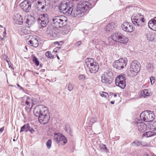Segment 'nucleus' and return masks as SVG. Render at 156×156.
Segmentation results:
<instances>
[{
	"mask_svg": "<svg viewBox=\"0 0 156 156\" xmlns=\"http://www.w3.org/2000/svg\"><path fill=\"white\" fill-rule=\"evenodd\" d=\"M96 61L91 58H87L85 60V63L88 67L92 65Z\"/></svg>",
	"mask_w": 156,
	"mask_h": 156,
	"instance_id": "obj_24",
	"label": "nucleus"
},
{
	"mask_svg": "<svg viewBox=\"0 0 156 156\" xmlns=\"http://www.w3.org/2000/svg\"><path fill=\"white\" fill-rule=\"evenodd\" d=\"M37 21L40 24L42 27H45L46 25L48 24V22H46L44 21H42L38 19Z\"/></svg>",
	"mask_w": 156,
	"mask_h": 156,
	"instance_id": "obj_36",
	"label": "nucleus"
},
{
	"mask_svg": "<svg viewBox=\"0 0 156 156\" xmlns=\"http://www.w3.org/2000/svg\"><path fill=\"white\" fill-rule=\"evenodd\" d=\"M38 5L37 9L40 12H45L48 8V6L46 4L45 0H39L38 1Z\"/></svg>",
	"mask_w": 156,
	"mask_h": 156,
	"instance_id": "obj_12",
	"label": "nucleus"
},
{
	"mask_svg": "<svg viewBox=\"0 0 156 156\" xmlns=\"http://www.w3.org/2000/svg\"><path fill=\"white\" fill-rule=\"evenodd\" d=\"M0 27L2 28L3 27L2 25H0Z\"/></svg>",
	"mask_w": 156,
	"mask_h": 156,
	"instance_id": "obj_64",
	"label": "nucleus"
},
{
	"mask_svg": "<svg viewBox=\"0 0 156 156\" xmlns=\"http://www.w3.org/2000/svg\"><path fill=\"white\" fill-rule=\"evenodd\" d=\"M4 59H5V60L7 62L8 65H9V67H12L11 65H12V64L11 63V62L10 61V60L9 58H8V56H6L5 57Z\"/></svg>",
	"mask_w": 156,
	"mask_h": 156,
	"instance_id": "obj_42",
	"label": "nucleus"
},
{
	"mask_svg": "<svg viewBox=\"0 0 156 156\" xmlns=\"http://www.w3.org/2000/svg\"><path fill=\"white\" fill-rule=\"evenodd\" d=\"M128 40L129 39L127 37L122 34V36H121L120 37L119 42L122 44H126L128 42Z\"/></svg>",
	"mask_w": 156,
	"mask_h": 156,
	"instance_id": "obj_28",
	"label": "nucleus"
},
{
	"mask_svg": "<svg viewBox=\"0 0 156 156\" xmlns=\"http://www.w3.org/2000/svg\"><path fill=\"white\" fill-rule=\"evenodd\" d=\"M146 35L147 38L149 41H156V34L147 31Z\"/></svg>",
	"mask_w": 156,
	"mask_h": 156,
	"instance_id": "obj_20",
	"label": "nucleus"
},
{
	"mask_svg": "<svg viewBox=\"0 0 156 156\" xmlns=\"http://www.w3.org/2000/svg\"><path fill=\"white\" fill-rule=\"evenodd\" d=\"M102 97H107V96H108V94L107 93L102 92L101 93H100Z\"/></svg>",
	"mask_w": 156,
	"mask_h": 156,
	"instance_id": "obj_48",
	"label": "nucleus"
},
{
	"mask_svg": "<svg viewBox=\"0 0 156 156\" xmlns=\"http://www.w3.org/2000/svg\"><path fill=\"white\" fill-rule=\"evenodd\" d=\"M52 141L51 140H49L46 143V145L47 148L48 149H50L51 147Z\"/></svg>",
	"mask_w": 156,
	"mask_h": 156,
	"instance_id": "obj_40",
	"label": "nucleus"
},
{
	"mask_svg": "<svg viewBox=\"0 0 156 156\" xmlns=\"http://www.w3.org/2000/svg\"><path fill=\"white\" fill-rule=\"evenodd\" d=\"M82 44L81 41H79L75 44V45L76 47H78Z\"/></svg>",
	"mask_w": 156,
	"mask_h": 156,
	"instance_id": "obj_51",
	"label": "nucleus"
},
{
	"mask_svg": "<svg viewBox=\"0 0 156 156\" xmlns=\"http://www.w3.org/2000/svg\"><path fill=\"white\" fill-rule=\"evenodd\" d=\"M85 77V76L83 75H80L79 76L78 78L80 80H83Z\"/></svg>",
	"mask_w": 156,
	"mask_h": 156,
	"instance_id": "obj_47",
	"label": "nucleus"
},
{
	"mask_svg": "<svg viewBox=\"0 0 156 156\" xmlns=\"http://www.w3.org/2000/svg\"><path fill=\"white\" fill-rule=\"evenodd\" d=\"M33 112L35 116L38 117V121L42 124H47L49 120V112L47 108L43 105L36 106L34 109Z\"/></svg>",
	"mask_w": 156,
	"mask_h": 156,
	"instance_id": "obj_1",
	"label": "nucleus"
},
{
	"mask_svg": "<svg viewBox=\"0 0 156 156\" xmlns=\"http://www.w3.org/2000/svg\"><path fill=\"white\" fill-rule=\"evenodd\" d=\"M31 2L27 0H25L21 3L20 6L22 9L26 12H29L31 9Z\"/></svg>",
	"mask_w": 156,
	"mask_h": 156,
	"instance_id": "obj_14",
	"label": "nucleus"
},
{
	"mask_svg": "<svg viewBox=\"0 0 156 156\" xmlns=\"http://www.w3.org/2000/svg\"><path fill=\"white\" fill-rule=\"evenodd\" d=\"M125 78L124 75H119L117 76L116 78L115 82L117 81L120 82L121 81H125Z\"/></svg>",
	"mask_w": 156,
	"mask_h": 156,
	"instance_id": "obj_30",
	"label": "nucleus"
},
{
	"mask_svg": "<svg viewBox=\"0 0 156 156\" xmlns=\"http://www.w3.org/2000/svg\"><path fill=\"white\" fill-rule=\"evenodd\" d=\"M17 86L19 87L21 89H23V88L21 87L18 84H17Z\"/></svg>",
	"mask_w": 156,
	"mask_h": 156,
	"instance_id": "obj_56",
	"label": "nucleus"
},
{
	"mask_svg": "<svg viewBox=\"0 0 156 156\" xmlns=\"http://www.w3.org/2000/svg\"><path fill=\"white\" fill-rule=\"evenodd\" d=\"M81 11L77 6L74 7L72 5V8L70 9L68 16L71 15L73 16L77 17H81L84 15V12Z\"/></svg>",
	"mask_w": 156,
	"mask_h": 156,
	"instance_id": "obj_9",
	"label": "nucleus"
},
{
	"mask_svg": "<svg viewBox=\"0 0 156 156\" xmlns=\"http://www.w3.org/2000/svg\"><path fill=\"white\" fill-rule=\"evenodd\" d=\"M14 23L15 24L21 25L23 23V19L21 15L19 14H16L15 15L14 18Z\"/></svg>",
	"mask_w": 156,
	"mask_h": 156,
	"instance_id": "obj_18",
	"label": "nucleus"
},
{
	"mask_svg": "<svg viewBox=\"0 0 156 156\" xmlns=\"http://www.w3.org/2000/svg\"><path fill=\"white\" fill-rule=\"evenodd\" d=\"M59 10L60 12L68 16L70 9L72 8V5H68L67 3L61 2L58 6Z\"/></svg>",
	"mask_w": 156,
	"mask_h": 156,
	"instance_id": "obj_5",
	"label": "nucleus"
},
{
	"mask_svg": "<svg viewBox=\"0 0 156 156\" xmlns=\"http://www.w3.org/2000/svg\"><path fill=\"white\" fill-rule=\"evenodd\" d=\"M137 126L139 131L142 133L145 131L147 129L146 125L142 122L137 123Z\"/></svg>",
	"mask_w": 156,
	"mask_h": 156,
	"instance_id": "obj_21",
	"label": "nucleus"
},
{
	"mask_svg": "<svg viewBox=\"0 0 156 156\" xmlns=\"http://www.w3.org/2000/svg\"><path fill=\"white\" fill-rule=\"evenodd\" d=\"M58 43H59V42H54L55 44H58L59 45V44H58Z\"/></svg>",
	"mask_w": 156,
	"mask_h": 156,
	"instance_id": "obj_59",
	"label": "nucleus"
},
{
	"mask_svg": "<svg viewBox=\"0 0 156 156\" xmlns=\"http://www.w3.org/2000/svg\"><path fill=\"white\" fill-rule=\"evenodd\" d=\"M57 58L58 59H60V58H59V57L58 56H57Z\"/></svg>",
	"mask_w": 156,
	"mask_h": 156,
	"instance_id": "obj_62",
	"label": "nucleus"
},
{
	"mask_svg": "<svg viewBox=\"0 0 156 156\" xmlns=\"http://www.w3.org/2000/svg\"><path fill=\"white\" fill-rule=\"evenodd\" d=\"M156 136V133L152 131H148L144 133L143 134V137H151L152 136Z\"/></svg>",
	"mask_w": 156,
	"mask_h": 156,
	"instance_id": "obj_26",
	"label": "nucleus"
},
{
	"mask_svg": "<svg viewBox=\"0 0 156 156\" xmlns=\"http://www.w3.org/2000/svg\"><path fill=\"white\" fill-rule=\"evenodd\" d=\"M154 77H152L151 78H150V81H151V84H153L154 83Z\"/></svg>",
	"mask_w": 156,
	"mask_h": 156,
	"instance_id": "obj_50",
	"label": "nucleus"
},
{
	"mask_svg": "<svg viewBox=\"0 0 156 156\" xmlns=\"http://www.w3.org/2000/svg\"><path fill=\"white\" fill-rule=\"evenodd\" d=\"M35 21V19L34 18L33 16H31V19L30 20L29 19H27L26 23L29 26V27H30L31 25L34 23Z\"/></svg>",
	"mask_w": 156,
	"mask_h": 156,
	"instance_id": "obj_32",
	"label": "nucleus"
},
{
	"mask_svg": "<svg viewBox=\"0 0 156 156\" xmlns=\"http://www.w3.org/2000/svg\"><path fill=\"white\" fill-rule=\"evenodd\" d=\"M114 28V23H108L106 26L105 29L107 32L112 31Z\"/></svg>",
	"mask_w": 156,
	"mask_h": 156,
	"instance_id": "obj_23",
	"label": "nucleus"
},
{
	"mask_svg": "<svg viewBox=\"0 0 156 156\" xmlns=\"http://www.w3.org/2000/svg\"><path fill=\"white\" fill-rule=\"evenodd\" d=\"M96 122V119L95 118H91L90 122V124L92 125L94 122Z\"/></svg>",
	"mask_w": 156,
	"mask_h": 156,
	"instance_id": "obj_46",
	"label": "nucleus"
},
{
	"mask_svg": "<svg viewBox=\"0 0 156 156\" xmlns=\"http://www.w3.org/2000/svg\"><path fill=\"white\" fill-rule=\"evenodd\" d=\"M112 80V78L106 73H105L102 76L101 81L103 83L109 85L111 83Z\"/></svg>",
	"mask_w": 156,
	"mask_h": 156,
	"instance_id": "obj_15",
	"label": "nucleus"
},
{
	"mask_svg": "<svg viewBox=\"0 0 156 156\" xmlns=\"http://www.w3.org/2000/svg\"><path fill=\"white\" fill-rule=\"evenodd\" d=\"M117 96V95L116 94H115L114 95V97H116Z\"/></svg>",
	"mask_w": 156,
	"mask_h": 156,
	"instance_id": "obj_63",
	"label": "nucleus"
},
{
	"mask_svg": "<svg viewBox=\"0 0 156 156\" xmlns=\"http://www.w3.org/2000/svg\"><path fill=\"white\" fill-rule=\"evenodd\" d=\"M121 36H122V34L118 32H115L112 35L111 37L112 39L114 41L119 42Z\"/></svg>",
	"mask_w": 156,
	"mask_h": 156,
	"instance_id": "obj_22",
	"label": "nucleus"
},
{
	"mask_svg": "<svg viewBox=\"0 0 156 156\" xmlns=\"http://www.w3.org/2000/svg\"><path fill=\"white\" fill-rule=\"evenodd\" d=\"M25 101L26 105L25 110L27 112L28 115L30 114V112L32 107L33 104H34L33 98H31L29 97H27Z\"/></svg>",
	"mask_w": 156,
	"mask_h": 156,
	"instance_id": "obj_10",
	"label": "nucleus"
},
{
	"mask_svg": "<svg viewBox=\"0 0 156 156\" xmlns=\"http://www.w3.org/2000/svg\"><path fill=\"white\" fill-rule=\"evenodd\" d=\"M140 65L137 61L132 62L129 68L130 76L132 77L136 76L140 70Z\"/></svg>",
	"mask_w": 156,
	"mask_h": 156,
	"instance_id": "obj_3",
	"label": "nucleus"
},
{
	"mask_svg": "<svg viewBox=\"0 0 156 156\" xmlns=\"http://www.w3.org/2000/svg\"><path fill=\"white\" fill-rule=\"evenodd\" d=\"M131 20L133 24L136 26L142 27L145 24L144 21H142L136 18L131 17Z\"/></svg>",
	"mask_w": 156,
	"mask_h": 156,
	"instance_id": "obj_17",
	"label": "nucleus"
},
{
	"mask_svg": "<svg viewBox=\"0 0 156 156\" xmlns=\"http://www.w3.org/2000/svg\"><path fill=\"white\" fill-rule=\"evenodd\" d=\"M116 85L119 86L122 89H124L126 86L125 81H121L115 82Z\"/></svg>",
	"mask_w": 156,
	"mask_h": 156,
	"instance_id": "obj_31",
	"label": "nucleus"
},
{
	"mask_svg": "<svg viewBox=\"0 0 156 156\" xmlns=\"http://www.w3.org/2000/svg\"><path fill=\"white\" fill-rule=\"evenodd\" d=\"M33 61L35 63L37 66H38L39 65V62L37 58L35 56H34L33 57Z\"/></svg>",
	"mask_w": 156,
	"mask_h": 156,
	"instance_id": "obj_39",
	"label": "nucleus"
},
{
	"mask_svg": "<svg viewBox=\"0 0 156 156\" xmlns=\"http://www.w3.org/2000/svg\"><path fill=\"white\" fill-rule=\"evenodd\" d=\"M141 142L138 141L137 140L133 141V143H132V144L133 146H139L140 145H141Z\"/></svg>",
	"mask_w": 156,
	"mask_h": 156,
	"instance_id": "obj_43",
	"label": "nucleus"
},
{
	"mask_svg": "<svg viewBox=\"0 0 156 156\" xmlns=\"http://www.w3.org/2000/svg\"><path fill=\"white\" fill-rule=\"evenodd\" d=\"M6 30H5H5L3 32V37L5 38L6 37Z\"/></svg>",
	"mask_w": 156,
	"mask_h": 156,
	"instance_id": "obj_52",
	"label": "nucleus"
},
{
	"mask_svg": "<svg viewBox=\"0 0 156 156\" xmlns=\"http://www.w3.org/2000/svg\"><path fill=\"white\" fill-rule=\"evenodd\" d=\"M68 126L67 125H66V126H65V129H66V131H68V129H69V127H68Z\"/></svg>",
	"mask_w": 156,
	"mask_h": 156,
	"instance_id": "obj_54",
	"label": "nucleus"
},
{
	"mask_svg": "<svg viewBox=\"0 0 156 156\" xmlns=\"http://www.w3.org/2000/svg\"><path fill=\"white\" fill-rule=\"evenodd\" d=\"M73 88V86L71 83H69L68 87V89L69 91L72 90Z\"/></svg>",
	"mask_w": 156,
	"mask_h": 156,
	"instance_id": "obj_45",
	"label": "nucleus"
},
{
	"mask_svg": "<svg viewBox=\"0 0 156 156\" xmlns=\"http://www.w3.org/2000/svg\"><path fill=\"white\" fill-rule=\"evenodd\" d=\"M28 123L25 124L23 125L21 128V129L20 130V132H22L23 131H24L25 130V129L26 128H28Z\"/></svg>",
	"mask_w": 156,
	"mask_h": 156,
	"instance_id": "obj_41",
	"label": "nucleus"
},
{
	"mask_svg": "<svg viewBox=\"0 0 156 156\" xmlns=\"http://www.w3.org/2000/svg\"><path fill=\"white\" fill-rule=\"evenodd\" d=\"M28 44L34 47H37L38 45V41L36 38L34 39L33 40H30L29 41Z\"/></svg>",
	"mask_w": 156,
	"mask_h": 156,
	"instance_id": "obj_25",
	"label": "nucleus"
},
{
	"mask_svg": "<svg viewBox=\"0 0 156 156\" xmlns=\"http://www.w3.org/2000/svg\"><path fill=\"white\" fill-rule=\"evenodd\" d=\"M46 32L47 34L51 37L56 38L58 37V29L51 24L48 26Z\"/></svg>",
	"mask_w": 156,
	"mask_h": 156,
	"instance_id": "obj_7",
	"label": "nucleus"
},
{
	"mask_svg": "<svg viewBox=\"0 0 156 156\" xmlns=\"http://www.w3.org/2000/svg\"><path fill=\"white\" fill-rule=\"evenodd\" d=\"M46 56L48 58L52 59L54 58V56L52 55L50 51H48L45 53Z\"/></svg>",
	"mask_w": 156,
	"mask_h": 156,
	"instance_id": "obj_38",
	"label": "nucleus"
},
{
	"mask_svg": "<svg viewBox=\"0 0 156 156\" xmlns=\"http://www.w3.org/2000/svg\"><path fill=\"white\" fill-rule=\"evenodd\" d=\"M111 103L112 104H113L114 103V101H111Z\"/></svg>",
	"mask_w": 156,
	"mask_h": 156,
	"instance_id": "obj_60",
	"label": "nucleus"
},
{
	"mask_svg": "<svg viewBox=\"0 0 156 156\" xmlns=\"http://www.w3.org/2000/svg\"><path fill=\"white\" fill-rule=\"evenodd\" d=\"M77 6L84 13L92 7L91 3L89 2L80 1L78 2Z\"/></svg>",
	"mask_w": 156,
	"mask_h": 156,
	"instance_id": "obj_8",
	"label": "nucleus"
},
{
	"mask_svg": "<svg viewBox=\"0 0 156 156\" xmlns=\"http://www.w3.org/2000/svg\"><path fill=\"white\" fill-rule=\"evenodd\" d=\"M4 129L3 127H2V128H0V133H2V132Z\"/></svg>",
	"mask_w": 156,
	"mask_h": 156,
	"instance_id": "obj_55",
	"label": "nucleus"
},
{
	"mask_svg": "<svg viewBox=\"0 0 156 156\" xmlns=\"http://www.w3.org/2000/svg\"><path fill=\"white\" fill-rule=\"evenodd\" d=\"M28 128H27L28 129V130H29V131L31 133H33L35 132V130L33 128L30 127L28 123Z\"/></svg>",
	"mask_w": 156,
	"mask_h": 156,
	"instance_id": "obj_44",
	"label": "nucleus"
},
{
	"mask_svg": "<svg viewBox=\"0 0 156 156\" xmlns=\"http://www.w3.org/2000/svg\"><path fill=\"white\" fill-rule=\"evenodd\" d=\"M152 125H153V126L154 127V129L155 130H156V122H154L153 123Z\"/></svg>",
	"mask_w": 156,
	"mask_h": 156,
	"instance_id": "obj_53",
	"label": "nucleus"
},
{
	"mask_svg": "<svg viewBox=\"0 0 156 156\" xmlns=\"http://www.w3.org/2000/svg\"><path fill=\"white\" fill-rule=\"evenodd\" d=\"M154 113L151 111H145L141 113L140 117L141 120L146 122H151L154 119Z\"/></svg>",
	"mask_w": 156,
	"mask_h": 156,
	"instance_id": "obj_4",
	"label": "nucleus"
},
{
	"mask_svg": "<svg viewBox=\"0 0 156 156\" xmlns=\"http://www.w3.org/2000/svg\"><path fill=\"white\" fill-rule=\"evenodd\" d=\"M28 131H29V130H28V129L27 128L25 129V130L24 131L25 132H27Z\"/></svg>",
	"mask_w": 156,
	"mask_h": 156,
	"instance_id": "obj_58",
	"label": "nucleus"
},
{
	"mask_svg": "<svg viewBox=\"0 0 156 156\" xmlns=\"http://www.w3.org/2000/svg\"><path fill=\"white\" fill-rule=\"evenodd\" d=\"M148 26L152 30L156 31V17L149 21Z\"/></svg>",
	"mask_w": 156,
	"mask_h": 156,
	"instance_id": "obj_19",
	"label": "nucleus"
},
{
	"mask_svg": "<svg viewBox=\"0 0 156 156\" xmlns=\"http://www.w3.org/2000/svg\"><path fill=\"white\" fill-rule=\"evenodd\" d=\"M127 62V59L126 58H120L113 63V66L115 68L121 70L126 66Z\"/></svg>",
	"mask_w": 156,
	"mask_h": 156,
	"instance_id": "obj_6",
	"label": "nucleus"
},
{
	"mask_svg": "<svg viewBox=\"0 0 156 156\" xmlns=\"http://www.w3.org/2000/svg\"><path fill=\"white\" fill-rule=\"evenodd\" d=\"M132 17L133 18H136L142 21H144V16L142 15L141 13H138L134 15L133 16H132Z\"/></svg>",
	"mask_w": 156,
	"mask_h": 156,
	"instance_id": "obj_34",
	"label": "nucleus"
},
{
	"mask_svg": "<svg viewBox=\"0 0 156 156\" xmlns=\"http://www.w3.org/2000/svg\"><path fill=\"white\" fill-rule=\"evenodd\" d=\"M122 29L125 31L131 32L133 30L132 24L128 22H124L121 25Z\"/></svg>",
	"mask_w": 156,
	"mask_h": 156,
	"instance_id": "obj_13",
	"label": "nucleus"
},
{
	"mask_svg": "<svg viewBox=\"0 0 156 156\" xmlns=\"http://www.w3.org/2000/svg\"><path fill=\"white\" fill-rule=\"evenodd\" d=\"M29 2H31V3H32L34 2V1H36V0H29Z\"/></svg>",
	"mask_w": 156,
	"mask_h": 156,
	"instance_id": "obj_57",
	"label": "nucleus"
},
{
	"mask_svg": "<svg viewBox=\"0 0 156 156\" xmlns=\"http://www.w3.org/2000/svg\"><path fill=\"white\" fill-rule=\"evenodd\" d=\"M54 139L57 143L62 142L63 144H65L67 142L66 138L59 133H55Z\"/></svg>",
	"mask_w": 156,
	"mask_h": 156,
	"instance_id": "obj_11",
	"label": "nucleus"
},
{
	"mask_svg": "<svg viewBox=\"0 0 156 156\" xmlns=\"http://www.w3.org/2000/svg\"><path fill=\"white\" fill-rule=\"evenodd\" d=\"M150 95V93L147 89H144L143 91H142L140 94V97H144L145 98L147 96Z\"/></svg>",
	"mask_w": 156,
	"mask_h": 156,
	"instance_id": "obj_29",
	"label": "nucleus"
},
{
	"mask_svg": "<svg viewBox=\"0 0 156 156\" xmlns=\"http://www.w3.org/2000/svg\"><path fill=\"white\" fill-rule=\"evenodd\" d=\"M146 67L148 71L150 72H152L154 70L153 65L150 63H147L146 64Z\"/></svg>",
	"mask_w": 156,
	"mask_h": 156,
	"instance_id": "obj_33",
	"label": "nucleus"
},
{
	"mask_svg": "<svg viewBox=\"0 0 156 156\" xmlns=\"http://www.w3.org/2000/svg\"><path fill=\"white\" fill-rule=\"evenodd\" d=\"M52 23L51 24L58 29L63 27L67 24L66 20L63 16H55L52 19Z\"/></svg>",
	"mask_w": 156,
	"mask_h": 156,
	"instance_id": "obj_2",
	"label": "nucleus"
},
{
	"mask_svg": "<svg viewBox=\"0 0 156 156\" xmlns=\"http://www.w3.org/2000/svg\"><path fill=\"white\" fill-rule=\"evenodd\" d=\"M48 15L47 14H44L42 16L41 19L39 18L40 20L44 21L46 22H48Z\"/></svg>",
	"mask_w": 156,
	"mask_h": 156,
	"instance_id": "obj_35",
	"label": "nucleus"
},
{
	"mask_svg": "<svg viewBox=\"0 0 156 156\" xmlns=\"http://www.w3.org/2000/svg\"><path fill=\"white\" fill-rule=\"evenodd\" d=\"M89 69L90 72L92 73H95L98 70L99 66L98 64L96 62L89 66Z\"/></svg>",
	"mask_w": 156,
	"mask_h": 156,
	"instance_id": "obj_16",
	"label": "nucleus"
},
{
	"mask_svg": "<svg viewBox=\"0 0 156 156\" xmlns=\"http://www.w3.org/2000/svg\"><path fill=\"white\" fill-rule=\"evenodd\" d=\"M113 40L110 37H108L106 41H103V44L105 45L112 46L114 43Z\"/></svg>",
	"mask_w": 156,
	"mask_h": 156,
	"instance_id": "obj_27",
	"label": "nucleus"
},
{
	"mask_svg": "<svg viewBox=\"0 0 156 156\" xmlns=\"http://www.w3.org/2000/svg\"><path fill=\"white\" fill-rule=\"evenodd\" d=\"M100 150L102 151H104L106 152L108 151V149L105 145L103 144H101L100 145Z\"/></svg>",
	"mask_w": 156,
	"mask_h": 156,
	"instance_id": "obj_37",
	"label": "nucleus"
},
{
	"mask_svg": "<svg viewBox=\"0 0 156 156\" xmlns=\"http://www.w3.org/2000/svg\"><path fill=\"white\" fill-rule=\"evenodd\" d=\"M144 156H149L148 154H145Z\"/></svg>",
	"mask_w": 156,
	"mask_h": 156,
	"instance_id": "obj_61",
	"label": "nucleus"
},
{
	"mask_svg": "<svg viewBox=\"0 0 156 156\" xmlns=\"http://www.w3.org/2000/svg\"><path fill=\"white\" fill-rule=\"evenodd\" d=\"M141 143V145L143 147H146L148 146L147 144L145 142H142Z\"/></svg>",
	"mask_w": 156,
	"mask_h": 156,
	"instance_id": "obj_49",
	"label": "nucleus"
}]
</instances>
